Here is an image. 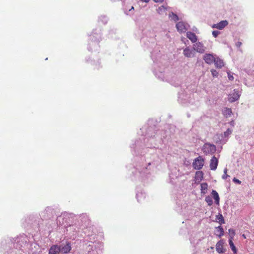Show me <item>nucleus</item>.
I'll use <instances>...</instances> for the list:
<instances>
[{
    "label": "nucleus",
    "instance_id": "1",
    "mask_svg": "<svg viewBox=\"0 0 254 254\" xmlns=\"http://www.w3.org/2000/svg\"><path fill=\"white\" fill-rule=\"evenodd\" d=\"M140 129L142 133H145V134H143L145 136L143 138V142L139 139L131 146V149H134L133 154H135L133 157L132 173L134 178L138 179L143 178L145 174L150 173V166L152 162L149 160L148 157L141 154H137L136 151H138L142 149L144 152H146V150H148V148H155V145L157 143H161L167 137L166 131L158 130L155 126L145 125Z\"/></svg>",
    "mask_w": 254,
    "mask_h": 254
},
{
    "label": "nucleus",
    "instance_id": "2",
    "mask_svg": "<svg viewBox=\"0 0 254 254\" xmlns=\"http://www.w3.org/2000/svg\"><path fill=\"white\" fill-rule=\"evenodd\" d=\"M96 235L92 234L87 235L84 238L83 242L87 245L86 250L89 254H101L103 245L100 242L95 243Z\"/></svg>",
    "mask_w": 254,
    "mask_h": 254
},
{
    "label": "nucleus",
    "instance_id": "3",
    "mask_svg": "<svg viewBox=\"0 0 254 254\" xmlns=\"http://www.w3.org/2000/svg\"><path fill=\"white\" fill-rule=\"evenodd\" d=\"M90 40L88 43V50L89 51H96L99 48V43L101 40L100 33L95 32L94 30L90 35Z\"/></svg>",
    "mask_w": 254,
    "mask_h": 254
},
{
    "label": "nucleus",
    "instance_id": "4",
    "mask_svg": "<svg viewBox=\"0 0 254 254\" xmlns=\"http://www.w3.org/2000/svg\"><path fill=\"white\" fill-rule=\"evenodd\" d=\"M155 34L153 31L149 32V36H143L141 39V42L143 44L144 48L153 47L156 42Z\"/></svg>",
    "mask_w": 254,
    "mask_h": 254
},
{
    "label": "nucleus",
    "instance_id": "5",
    "mask_svg": "<svg viewBox=\"0 0 254 254\" xmlns=\"http://www.w3.org/2000/svg\"><path fill=\"white\" fill-rule=\"evenodd\" d=\"M73 215L72 213L64 212L57 217V223H59V224L61 225H64V224H67L69 222L70 218H73Z\"/></svg>",
    "mask_w": 254,
    "mask_h": 254
},
{
    "label": "nucleus",
    "instance_id": "6",
    "mask_svg": "<svg viewBox=\"0 0 254 254\" xmlns=\"http://www.w3.org/2000/svg\"><path fill=\"white\" fill-rule=\"evenodd\" d=\"M204 160L202 156H199L194 159L192 163V167L195 170H199L202 169L204 165Z\"/></svg>",
    "mask_w": 254,
    "mask_h": 254
},
{
    "label": "nucleus",
    "instance_id": "7",
    "mask_svg": "<svg viewBox=\"0 0 254 254\" xmlns=\"http://www.w3.org/2000/svg\"><path fill=\"white\" fill-rule=\"evenodd\" d=\"M202 150L205 154H213L216 152L215 145L210 143H205L202 148Z\"/></svg>",
    "mask_w": 254,
    "mask_h": 254
},
{
    "label": "nucleus",
    "instance_id": "8",
    "mask_svg": "<svg viewBox=\"0 0 254 254\" xmlns=\"http://www.w3.org/2000/svg\"><path fill=\"white\" fill-rule=\"evenodd\" d=\"M61 253L63 254H67L70 253L71 250V243L69 241H66L65 243H62L59 245Z\"/></svg>",
    "mask_w": 254,
    "mask_h": 254
},
{
    "label": "nucleus",
    "instance_id": "9",
    "mask_svg": "<svg viewBox=\"0 0 254 254\" xmlns=\"http://www.w3.org/2000/svg\"><path fill=\"white\" fill-rule=\"evenodd\" d=\"M190 25L183 21L179 22L176 24V28L180 33H185L189 28Z\"/></svg>",
    "mask_w": 254,
    "mask_h": 254
},
{
    "label": "nucleus",
    "instance_id": "10",
    "mask_svg": "<svg viewBox=\"0 0 254 254\" xmlns=\"http://www.w3.org/2000/svg\"><path fill=\"white\" fill-rule=\"evenodd\" d=\"M66 231L69 233L70 237L76 236L79 232V228L75 225H69L66 227Z\"/></svg>",
    "mask_w": 254,
    "mask_h": 254
},
{
    "label": "nucleus",
    "instance_id": "11",
    "mask_svg": "<svg viewBox=\"0 0 254 254\" xmlns=\"http://www.w3.org/2000/svg\"><path fill=\"white\" fill-rule=\"evenodd\" d=\"M156 66L157 65L156 64L154 65L155 69L153 71V72L154 73V74L156 76V77L163 81H169L170 80L169 78L166 77V76L165 75V73L163 72L160 71L156 69Z\"/></svg>",
    "mask_w": 254,
    "mask_h": 254
},
{
    "label": "nucleus",
    "instance_id": "12",
    "mask_svg": "<svg viewBox=\"0 0 254 254\" xmlns=\"http://www.w3.org/2000/svg\"><path fill=\"white\" fill-rule=\"evenodd\" d=\"M15 241L16 243L17 248H20L27 243V238L25 235H22L16 238Z\"/></svg>",
    "mask_w": 254,
    "mask_h": 254
},
{
    "label": "nucleus",
    "instance_id": "13",
    "mask_svg": "<svg viewBox=\"0 0 254 254\" xmlns=\"http://www.w3.org/2000/svg\"><path fill=\"white\" fill-rule=\"evenodd\" d=\"M193 48L194 50L199 53H204L205 52L206 48L203 45V43L200 42H195L193 45Z\"/></svg>",
    "mask_w": 254,
    "mask_h": 254
},
{
    "label": "nucleus",
    "instance_id": "14",
    "mask_svg": "<svg viewBox=\"0 0 254 254\" xmlns=\"http://www.w3.org/2000/svg\"><path fill=\"white\" fill-rule=\"evenodd\" d=\"M240 94L237 89H234L233 92L229 95L228 100L230 102H234L238 100L240 98Z\"/></svg>",
    "mask_w": 254,
    "mask_h": 254
},
{
    "label": "nucleus",
    "instance_id": "15",
    "mask_svg": "<svg viewBox=\"0 0 254 254\" xmlns=\"http://www.w3.org/2000/svg\"><path fill=\"white\" fill-rule=\"evenodd\" d=\"M53 213L54 209L50 207H47L44 211L41 212V216L45 219L51 218Z\"/></svg>",
    "mask_w": 254,
    "mask_h": 254
},
{
    "label": "nucleus",
    "instance_id": "16",
    "mask_svg": "<svg viewBox=\"0 0 254 254\" xmlns=\"http://www.w3.org/2000/svg\"><path fill=\"white\" fill-rule=\"evenodd\" d=\"M216 59L214 55L211 54H206L203 56V60L206 63L209 64H213Z\"/></svg>",
    "mask_w": 254,
    "mask_h": 254
},
{
    "label": "nucleus",
    "instance_id": "17",
    "mask_svg": "<svg viewBox=\"0 0 254 254\" xmlns=\"http://www.w3.org/2000/svg\"><path fill=\"white\" fill-rule=\"evenodd\" d=\"M228 24V22L227 20H222L219 23L216 24H214L212 25V27L213 28H216L219 30H222L224 28H225Z\"/></svg>",
    "mask_w": 254,
    "mask_h": 254
},
{
    "label": "nucleus",
    "instance_id": "18",
    "mask_svg": "<svg viewBox=\"0 0 254 254\" xmlns=\"http://www.w3.org/2000/svg\"><path fill=\"white\" fill-rule=\"evenodd\" d=\"M218 164V159L213 156L210 160V168L211 170H215L217 169Z\"/></svg>",
    "mask_w": 254,
    "mask_h": 254
},
{
    "label": "nucleus",
    "instance_id": "19",
    "mask_svg": "<svg viewBox=\"0 0 254 254\" xmlns=\"http://www.w3.org/2000/svg\"><path fill=\"white\" fill-rule=\"evenodd\" d=\"M224 242L222 240L219 241L216 245V250L219 254H223L225 252L223 249Z\"/></svg>",
    "mask_w": 254,
    "mask_h": 254
},
{
    "label": "nucleus",
    "instance_id": "20",
    "mask_svg": "<svg viewBox=\"0 0 254 254\" xmlns=\"http://www.w3.org/2000/svg\"><path fill=\"white\" fill-rule=\"evenodd\" d=\"M79 218L83 225L86 226L89 224V219L87 214L83 213L80 215Z\"/></svg>",
    "mask_w": 254,
    "mask_h": 254
},
{
    "label": "nucleus",
    "instance_id": "21",
    "mask_svg": "<svg viewBox=\"0 0 254 254\" xmlns=\"http://www.w3.org/2000/svg\"><path fill=\"white\" fill-rule=\"evenodd\" d=\"M61 253L59 246L54 245L49 250V254H60Z\"/></svg>",
    "mask_w": 254,
    "mask_h": 254
},
{
    "label": "nucleus",
    "instance_id": "22",
    "mask_svg": "<svg viewBox=\"0 0 254 254\" xmlns=\"http://www.w3.org/2000/svg\"><path fill=\"white\" fill-rule=\"evenodd\" d=\"M224 231L223 227L220 225L218 227H215V235L218 236L219 238H221L224 235Z\"/></svg>",
    "mask_w": 254,
    "mask_h": 254
},
{
    "label": "nucleus",
    "instance_id": "23",
    "mask_svg": "<svg viewBox=\"0 0 254 254\" xmlns=\"http://www.w3.org/2000/svg\"><path fill=\"white\" fill-rule=\"evenodd\" d=\"M186 36L192 43H195L197 41V38L196 35L191 32L188 31L186 33Z\"/></svg>",
    "mask_w": 254,
    "mask_h": 254
},
{
    "label": "nucleus",
    "instance_id": "24",
    "mask_svg": "<svg viewBox=\"0 0 254 254\" xmlns=\"http://www.w3.org/2000/svg\"><path fill=\"white\" fill-rule=\"evenodd\" d=\"M170 7L167 5H161L157 9V11L159 14L167 15L166 11L169 9Z\"/></svg>",
    "mask_w": 254,
    "mask_h": 254
},
{
    "label": "nucleus",
    "instance_id": "25",
    "mask_svg": "<svg viewBox=\"0 0 254 254\" xmlns=\"http://www.w3.org/2000/svg\"><path fill=\"white\" fill-rule=\"evenodd\" d=\"M136 197L138 202H141L145 198L146 194L144 191L141 190L136 192Z\"/></svg>",
    "mask_w": 254,
    "mask_h": 254
},
{
    "label": "nucleus",
    "instance_id": "26",
    "mask_svg": "<svg viewBox=\"0 0 254 254\" xmlns=\"http://www.w3.org/2000/svg\"><path fill=\"white\" fill-rule=\"evenodd\" d=\"M183 54L186 57L190 58L193 56L192 50L187 47L184 49Z\"/></svg>",
    "mask_w": 254,
    "mask_h": 254
},
{
    "label": "nucleus",
    "instance_id": "27",
    "mask_svg": "<svg viewBox=\"0 0 254 254\" xmlns=\"http://www.w3.org/2000/svg\"><path fill=\"white\" fill-rule=\"evenodd\" d=\"M215 221L220 225L225 223L224 218L221 213H218V215H216Z\"/></svg>",
    "mask_w": 254,
    "mask_h": 254
},
{
    "label": "nucleus",
    "instance_id": "28",
    "mask_svg": "<svg viewBox=\"0 0 254 254\" xmlns=\"http://www.w3.org/2000/svg\"><path fill=\"white\" fill-rule=\"evenodd\" d=\"M211 194L214 199L215 203L217 205H219L220 198L218 192L215 190H212L211 192Z\"/></svg>",
    "mask_w": 254,
    "mask_h": 254
},
{
    "label": "nucleus",
    "instance_id": "29",
    "mask_svg": "<svg viewBox=\"0 0 254 254\" xmlns=\"http://www.w3.org/2000/svg\"><path fill=\"white\" fill-rule=\"evenodd\" d=\"M214 63L217 68H221L224 65L223 61L219 58H216Z\"/></svg>",
    "mask_w": 254,
    "mask_h": 254
},
{
    "label": "nucleus",
    "instance_id": "30",
    "mask_svg": "<svg viewBox=\"0 0 254 254\" xmlns=\"http://www.w3.org/2000/svg\"><path fill=\"white\" fill-rule=\"evenodd\" d=\"M233 239H229V244L230 245V247L234 254H236L237 253V249L235 246V245L233 242Z\"/></svg>",
    "mask_w": 254,
    "mask_h": 254
},
{
    "label": "nucleus",
    "instance_id": "31",
    "mask_svg": "<svg viewBox=\"0 0 254 254\" xmlns=\"http://www.w3.org/2000/svg\"><path fill=\"white\" fill-rule=\"evenodd\" d=\"M201 193L202 194H205L207 192L208 185L206 183H203L201 184Z\"/></svg>",
    "mask_w": 254,
    "mask_h": 254
},
{
    "label": "nucleus",
    "instance_id": "32",
    "mask_svg": "<svg viewBox=\"0 0 254 254\" xmlns=\"http://www.w3.org/2000/svg\"><path fill=\"white\" fill-rule=\"evenodd\" d=\"M203 178V173L202 171H198L195 173V179L197 181H201Z\"/></svg>",
    "mask_w": 254,
    "mask_h": 254
},
{
    "label": "nucleus",
    "instance_id": "33",
    "mask_svg": "<svg viewBox=\"0 0 254 254\" xmlns=\"http://www.w3.org/2000/svg\"><path fill=\"white\" fill-rule=\"evenodd\" d=\"M232 114V110L230 108H225L223 111V115L227 118L230 117Z\"/></svg>",
    "mask_w": 254,
    "mask_h": 254
},
{
    "label": "nucleus",
    "instance_id": "34",
    "mask_svg": "<svg viewBox=\"0 0 254 254\" xmlns=\"http://www.w3.org/2000/svg\"><path fill=\"white\" fill-rule=\"evenodd\" d=\"M169 17L171 20H173L175 22L179 20L178 16L173 12H171L169 13Z\"/></svg>",
    "mask_w": 254,
    "mask_h": 254
},
{
    "label": "nucleus",
    "instance_id": "35",
    "mask_svg": "<svg viewBox=\"0 0 254 254\" xmlns=\"http://www.w3.org/2000/svg\"><path fill=\"white\" fill-rule=\"evenodd\" d=\"M232 132V129L229 128L223 133V134H222V137L225 138L228 137Z\"/></svg>",
    "mask_w": 254,
    "mask_h": 254
},
{
    "label": "nucleus",
    "instance_id": "36",
    "mask_svg": "<svg viewBox=\"0 0 254 254\" xmlns=\"http://www.w3.org/2000/svg\"><path fill=\"white\" fill-rule=\"evenodd\" d=\"M108 18L105 15L101 16L99 19V22H101L104 24H106L108 22Z\"/></svg>",
    "mask_w": 254,
    "mask_h": 254
},
{
    "label": "nucleus",
    "instance_id": "37",
    "mask_svg": "<svg viewBox=\"0 0 254 254\" xmlns=\"http://www.w3.org/2000/svg\"><path fill=\"white\" fill-rule=\"evenodd\" d=\"M205 201L207 203L208 205L211 206L213 204L212 199L209 195L206 196L205 198Z\"/></svg>",
    "mask_w": 254,
    "mask_h": 254
},
{
    "label": "nucleus",
    "instance_id": "38",
    "mask_svg": "<svg viewBox=\"0 0 254 254\" xmlns=\"http://www.w3.org/2000/svg\"><path fill=\"white\" fill-rule=\"evenodd\" d=\"M230 238L229 239H233L235 235V231L233 229H229L228 230Z\"/></svg>",
    "mask_w": 254,
    "mask_h": 254
},
{
    "label": "nucleus",
    "instance_id": "39",
    "mask_svg": "<svg viewBox=\"0 0 254 254\" xmlns=\"http://www.w3.org/2000/svg\"><path fill=\"white\" fill-rule=\"evenodd\" d=\"M227 168H225L224 170V174L222 176V178L224 180L226 179L228 177H229L230 176L227 174Z\"/></svg>",
    "mask_w": 254,
    "mask_h": 254
},
{
    "label": "nucleus",
    "instance_id": "40",
    "mask_svg": "<svg viewBox=\"0 0 254 254\" xmlns=\"http://www.w3.org/2000/svg\"><path fill=\"white\" fill-rule=\"evenodd\" d=\"M220 34V32L219 31L214 30L212 31V35L215 38H216Z\"/></svg>",
    "mask_w": 254,
    "mask_h": 254
},
{
    "label": "nucleus",
    "instance_id": "41",
    "mask_svg": "<svg viewBox=\"0 0 254 254\" xmlns=\"http://www.w3.org/2000/svg\"><path fill=\"white\" fill-rule=\"evenodd\" d=\"M211 72L213 77L217 76L218 72L215 69H212Z\"/></svg>",
    "mask_w": 254,
    "mask_h": 254
},
{
    "label": "nucleus",
    "instance_id": "42",
    "mask_svg": "<svg viewBox=\"0 0 254 254\" xmlns=\"http://www.w3.org/2000/svg\"><path fill=\"white\" fill-rule=\"evenodd\" d=\"M233 181L234 182V183H236L238 184H239L240 185L241 184V181H240L239 180L237 179V178H234L233 179Z\"/></svg>",
    "mask_w": 254,
    "mask_h": 254
},
{
    "label": "nucleus",
    "instance_id": "43",
    "mask_svg": "<svg viewBox=\"0 0 254 254\" xmlns=\"http://www.w3.org/2000/svg\"><path fill=\"white\" fill-rule=\"evenodd\" d=\"M242 43L241 42L238 41L236 43V46L237 48H240L242 45Z\"/></svg>",
    "mask_w": 254,
    "mask_h": 254
},
{
    "label": "nucleus",
    "instance_id": "44",
    "mask_svg": "<svg viewBox=\"0 0 254 254\" xmlns=\"http://www.w3.org/2000/svg\"><path fill=\"white\" fill-rule=\"evenodd\" d=\"M228 77L230 80H233L234 79V77L233 75H231L229 72H228Z\"/></svg>",
    "mask_w": 254,
    "mask_h": 254
},
{
    "label": "nucleus",
    "instance_id": "45",
    "mask_svg": "<svg viewBox=\"0 0 254 254\" xmlns=\"http://www.w3.org/2000/svg\"><path fill=\"white\" fill-rule=\"evenodd\" d=\"M169 177H170V180H171V181H170L171 182L173 183L172 180L174 179V177L171 174L169 175Z\"/></svg>",
    "mask_w": 254,
    "mask_h": 254
},
{
    "label": "nucleus",
    "instance_id": "46",
    "mask_svg": "<svg viewBox=\"0 0 254 254\" xmlns=\"http://www.w3.org/2000/svg\"><path fill=\"white\" fill-rule=\"evenodd\" d=\"M164 0H153V1H155V2H162Z\"/></svg>",
    "mask_w": 254,
    "mask_h": 254
},
{
    "label": "nucleus",
    "instance_id": "47",
    "mask_svg": "<svg viewBox=\"0 0 254 254\" xmlns=\"http://www.w3.org/2000/svg\"><path fill=\"white\" fill-rule=\"evenodd\" d=\"M151 58H152V59L153 60V62H155V59L153 57V55L152 53H151Z\"/></svg>",
    "mask_w": 254,
    "mask_h": 254
},
{
    "label": "nucleus",
    "instance_id": "48",
    "mask_svg": "<svg viewBox=\"0 0 254 254\" xmlns=\"http://www.w3.org/2000/svg\"><path fill=\"white\" fill-rule=\"evenodd\" d=\"M230 125H231V126H234V124H235V123H234V121H232L230 123Z\"/></svg>",
    "mask_w": 254,
    "mask_h": 254
},
{
    "label": "nucleus",
    "instance_id": "49",
    "mask_svg": "<svg viewBox=\"0 0 254 254\" xmlns=\"http://www.w3.org/2000/svg\"><path fill=\"white\" fill-rule=\"evenodd\" d=\"M134 7L133 6L131 7V9H129V11H130L132 9H133Z\"/></svg>",
    "mask_w": 254,
    "mask_h": 254
},
{
    "label": "nucleus",
    "instance_id": "50",
    "mask_svg": "<svg viewBox=\"0 0 254 254\" xmlns=\"http://www.w3.org/2000/svg\"><path fill=\"white\" fill-rule=\"evenodd\" d=\"M181 97V95H179V98L180 99Z\"/></svg>",
    "mask_w": 254,
    "mask_h": 254
}]
</instances>
